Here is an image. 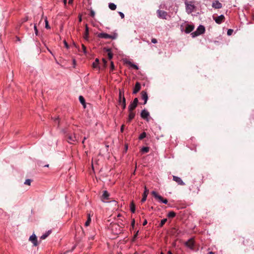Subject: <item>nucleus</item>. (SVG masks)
Wrapping results in <instances>:
<instances>
[{
	"instance_id": "30",
	"label": "nucleus",
	"mask_w": 254,
	"mask_h": 254,
	"mask_svg": "<svg viewBox=\"0 0 254 254\" xmlns=\"http://www.w3.org/2000/svg\"><path fill=\"white\" fill-rule=\"evenodd\" d=\"M88 29L87 25H86L85 35V37H84V38L86 40H87V38H88Z\"/></svg>"
},
{
	"instance_id": "26",
	"label": "nucleus",
	"mask_w": 254,
	"mask_h": 254,
	"mask_svg": "<svg viewBox=\"0 0 254 254\" xmlns=\"http://www.w3.org/2000/svg\"><path fill=\"white\" fill-rule=\"evenodd\" d=\"M91 219L90 214H88V219L86 222L85 223V226H88L89 225L90 223H91Z\"/></svg>"
},
{
	"instance_id": "23",
	"label": "nucleus",
	"mask_w": 254,
	"mask_h": 254,
	"mask_svg": "<svg viewBox=\"0 0 254 254\" xmlns=\"http://www.w3.org/2000/svg\"><path fill=\"white\" fill-rule=\"evenodd\" d=\"M109 7L110 9L114 10H115L117 8V6L114 3H110L109 4Z\"/></svg>"
},
{
	"instance_id": "62",
	"label": "nucleus",
	"mask_w": 254,
	"mask_h": 254,
	"mask_svg": "<svg viewBox=\"0 0 254 254\" xmlns=\"http://www.w3.org/2000/svg\"><path fill=\"white\" fill-rule=\"evenodd\" d=\"M161 254H163V253H161Z\"/></svg>"
},
{
	"instance_id": "56",
	"label": "nucleus",
	"mask_w": 254,
	"mask_h": 254,
	"mask_svg": "<svg viewBox=\"0 0 254 254\" xmlns=\"http://www.w3.org/2000/svg\"><path fill=\"white\" fill-rule=\"evenodd\" d=\"M85 139H86V138H85V137H84V140H83L82 143H83V142H84V140H85Z\"/></svg>"
},
{
	"instance_id": "29",
	"label": "nucleus",
	"mask_w": 254,
	"mask_h": 254,
	"mask_svg": "<svg viewBox=\"0 0 254 254\" xmlns=\"http://www.w3.org/2000/svg\"><path fill=\"white\" fill-rule=\"evenodd\" d=\"M107 51L108 52V58L110 60H111L113 57V55L111 52V50L110 49H107Z\"/></svg>"
},
{
	"instance_id": "18",
	"label": "nucleus",
	"mask_w": 254,
	"mask_h": 254,
	"mask_svg": "<svg viewBox=\"0 0 254 254\" xmlns=\"http://www.w3.org/2000/svg\"><path fill=\"white\" fill-rule=\"evenodd\" d=\"M98 37L101 38L109 39L110 35L105 33H101L98 34Z\"/></svg>"
},
{
	"instance_id": "19",
	"label": "nucleus",
	"mask_w": 254,
	"mask_h": 254,
	"mask_svg": "<svg viewBox=\"0 0 254 254\" xmlns=\"http://www.w3.org/2000/svg\"><path fill=\"white\" fill-rule=\"evenodd\" d=\"M135 114L132 112V111H129V114L128 116V118L127 119V122H130L132 119H133L134 118Z\"/></svg>"
},
{
	"instance_id": "53",
	"label": "nucleus",
	"mask_w": 254,
	"mask_h": 254,
	"mask_svg": "<svg viewBox=\"0 0 254 254\" xmlns=\"http://www.w3.org/2000/svg\"><path fill=\"white\" fill-rule=\"evenodd\" d=\"M90 239H91V240L94 239V236H91V237H90Z\"/></svg>"
},
{
	"instance_id": "61",
	"label": "nucleus",
	"mask_w": 254,
	"mask_h": 254,
	"mask_svg": "<svg viewBox=\"0 0 254 254\" xmlns=\"http://www.w3.org/2000/svg\"><path fill=\"white\" fill-rule=\"evenodd\" d=\"M49 51H50V53L52 54V52H51L50 50Z\"/></svg>"
},
{
	"instance_id": "7",
	"label": "nucleus",
	"mask_w": 254,
	"mask_h": 254,
	"mask_svg": "<svg viewBox=\"0 0 254 254\" xmlns=\"http://www.w3.org/2000/svg\"><path fill=\"white\" fill-rule=\"evenodd\" d=\"M225 19V17L223 14H221L217 17H213V19L215 20L216 23L221 24Z\"/></svg>"
},
{
	"instance_id": "45",
	"label": "nucleus",
	"mask_w": 254,
	"mask_h": 254,
	"mask_svg": "<svg viewBox=\"0 0 254 254\" xmlns=\"http://www.w3.org/2000/svg\"><path fill=\"white\" fill-rule=\"evenodd\" d=\"M119 103L123 106V100L119 98Z\"/></svg>"
},
{
	"instance_id": "16",
	"label": "nucleus",
	"mask_w": 254,
	"mask_h": 254,
	"mask_svg": "<svg viewBox=\"0 0 254 254\" xmlns=\"http://www.w3.org/2000/svg\"><path fill=\"white\" fill-rule=\"evenodd\" d=\"M141 96L142 99L144 101V104H145L147 103L148 100V95L147 93L145 91H142Z\"/></svg>"
},
{
	"instance_id": "24",
	"label": "nucleus",
	"mask_w": 254,
	"mask_h": 254,
	"mask_svg": "<svg viewBox=\"0 0 254 254\" xmlns=\"http://www.w3.org/2000/svg\"><path fill=\"white\" fill-rule=\"evenodd\" d=\"M127 64H128L130 66L132 67L133 68L136 69H138V67L137 66V65L132 63L130 61H127Z\"/></svg>"
},
{
	"instance_id": "14",
	"label": "nucleus",
	"mask_w": 254,
	"mask_h": 254,
	"mask_svg": "<svg viewBox=\"0 0 254 254\" xmlns=\"http://www.w3.org/2000/svg\"><path fill=\"white\" fill-rule=\"evenodd\" d=\"M186 245L189 248L193 249L194 246V242L192 239H190L186 243Z\"/></svg>"
},
{
	"instance_id": "27",
	"label": "nucleus",
	"mask_w": 254,
	"mask_h": 254,
	"mask_svg": "<svg viewBox=\"0 0 254 254\" xmlns=\"http://www.w3.org/2000/svg\"><path fill=\"white\" fill-rule=\"evenodd\" d=\"M109 196V193L107 191H104L103 194V197L105 199H108V197Z\"/></svg>"
},
{
	"instance_id": "12",
	"label": "nucleus",
	"mask_w": 254,
	"mask_h": 254,
	"mask_svg": "<svg viewBox=\"0 0 254 254\" xmlns=\"http://www.w3.org/2000/svg\"><path fill=\"white\" fill-rule=\"evenodd\" d=\"M194 26L191 24H187L186 26L185 33H189L194 29Z\"/></svg>"
},
{
	"instance_id": "6",
	"label": "nucleus",
	"mask_w": 254,
	"mask_h": 254,
	"mask_svg": "<svg viewBox=\"0 0 254 254\" xmlns=\"http://www.w3.org/2000/svg\"><path fill=\"white\" fill-rule=\"evenodd\" d=\"M158 16L162 19H167V13L166 11L161 10H158L157 11Z\"/></svg>"
},
{
	"instance_id": "37",
	"label": "nucleus",
	"mask_w": 254,
	"mask_h": 254,
	"mask_svg": "<svg viewBox=\"0 0 254 254\" xmlns=\"http://www.w3.org/2000/svg\"><path fill=\"white\" fill-rule=\"evenodd\" d=\"M115 68V66L113 62H111V71H113Z\"/></svg>"
},
{
	"instance_id": "59",
	"label": "nucleus",
	"mask_w": 254,
	"mask_h": 254,
	"mask_svg": "<svg viewBox=\"0 0 254 254\" xmlns=\"http://www.w3.org/2000/svg\"><path fill=\"white\" fill-rule=\"evenodd\" d=\"M103 61L104 62H105V63L106 62V61H105V60L104 59H103Z\"/></svg>"
},
{
	"instance_id": "58",
	"label": "nucleus",
	"mask_w": 254,
	"mask_h": 254,
	"mask_svg": "<svg viewBox=\"0 0 254 254\" xmlns=\"http://www.w3.org/2000/svg\"><path fill=\"white\" fill-rule=\"evenodd\" d=\"M209 254H213V253L212 252H210Z\"/></svg>"
},
{
	"instance_id": "28",
	"label": "nucleus",
	"mask_w": 254,
	"mask_h": 254,
	"mask_svg": "<svg viewBox=\"0 0 254 254\" xmlns=\"http://www.w3.org/2000/svg\"><path fill=\"white\" fill-rule=\"evenodd\" d=\"M176 213L173 211H170L168 214V216L170 218H173L175 216Z\"/></svg>"
},
{
	"instance_id": "15",
	"label": "nucleus",
	"mask_w": 254,
	"mask_h": 254,
	"mask_svg": "<svg viewBox=\"0 0 254 254\" xmlns=\"http://www.w3.org/2000/svg\"><path fill=\"white\" fill-rule=\"evenodd\" d=\"M148 190L147 189V188L146 187H145L144 191V192H143V196H142V199H141V201L142 202H143L146 201V198H147V195H148Z\"/></svg>"
},
{
	"instance_id": "39",
	"label": "nucleus",
	"mask_w": 254,
	"mask_h": 254,
	"mask_svg": "<svg viewBox=\"0 0 254 254\" xmlns=\"http://www.w3.org/2000/svg\"><path fill=\"white\" fill-rule=\"evenodd\" d=\"M233 30L232 29H228L227 31V34L228 35H231L232 33H233Z\"/></svg>"
},
{
	"instance_id": "51",
	"label": "nucleus",
	"mask_w": 254,
	"mask_h": 254,
	"mask_svg": "<svg viewBox=\"0 0 254 254\" xmlns=\"http://www.w3.org/2000/svg\"><path fill=\"white\" fill-rule=\"evenodd\" d=\"M64 5H65L66 3V0H64Z\"/></svg>"
},
{
	"instance_id": "54",
	"label": "nucleus",
	"mask_w": 254,
	"mask_h": 254,
	"mask_svg": "<svg viewBox=\"0 0 254 254\" xmlns=\"http://www.w3.org/2000/svg\"><path fill=\"white\" fill-rule=\"evenodd\" d=\"M81 20H82V19H81V17L80 16V17H79V21L80 22H81Z\"/></svg>"
},
{
	"instance_id": "11",
	"label": "nucleus",
	"mask_w": 254,
	"mask_h": 254,
	"mask_svg": "<svg viewBox=\"0 0 254 254\" xmlns=\"http://www.w3.org/2000/svg\"><path fill=\"white\" fill-rule=\"evenodd\" d=\"M173 180L177 182L179 185L184 186L185 185V183L182 181L181 178L177 176H173Z\"/></svg>"
},
{
	"instance_id": "5",
	"label": "nucleus",
	"mask_w": 254,
	"mask_h": 254,
	"mask_svg": "<svg viewBox=\"0 0 254 254\" xmlns=\"http://www.w3.org/2000/svg\"><path fill=\"white\" fill-rule=\"evenodd\" d=\"M138 103V99L137 98H135L133 102H132L129 106H128V110L129 111H132L137 106Z\"/></svg>"
},
{
	"instance_id": "50",
	"label": "nucleus",
	"mask_w": 254,
	"mask_h": 254,
	"mask_svg": "<svg viewBox=\"0 0 254 254\" xmlns=\"http://www.w3.org/2000/svg\"><path fill=\"white\" fill-rule=\"evenodd\" d=\"M72 1H73V0H68V3H72Z\"/></svg>"
},
{
	"instance_id": "55",
	"label": "nucleus",
	"mask_w": 254,
	"mask_h": 254,
	"mask_svg": "<svg viewBox=\"0 0 254 254\" xmlns=\"http://www.w3.org/2000/svg\"><path fill=\"white\" fill-rule=\"evenodd\" d=\"M168 254H172V253H171V251H169V252H168Z\"/></svg>"
},
{
	"instance_id": "3",
	"label": "nucleus",
	"mask_w": 254,
	"mask_h": 254,
	"mask_svg": "<svg viewBox=\"0 0 254 254\" xmlns=\"http://www.w3.org/2000/svg\"><path fill=\"white\" fill-rule=\"evenodd\" d=\"M151 193L155 198L158 200L160 202H162L164 204H167L168 203V200L167 199L163 198V197L159 195L155 191H152Z\"/></svg>"
},
{
	"instance_id": "1",
	"label": "nucleus",
	"mask_w": 254,
	"mask_h": 254,
	"mask_svg": "<svg viewBox=\"0 0 254 254\" xmlns=\"http://www.w3.org/2000/svg\"><path fill=\"white\" fill-rule=\"evenodd\" d=\"M205 32V27L203 25H199L196 30L191 33L192 37L194 38L197 37Z\"/></svg>"
},
{
	"instance_id": "43",
	"label": "nucleus",
	"mask_w": 254,
	"mask_h": 254,
	"mask_svg": "<svg viewBox=\"0 0 254 254\" xmlns=\"http://www.w3.org/2000/svg\"><path fill=\"white\" fill-rule=\"evenodd\" d=\"M151 42L153 44H156L157 43V41L156 39L153 38L151 39Z\"/></svg>"
},
{
	"instance_id": "25",
	"label": "nucleus",
	"mask_w": 254,
	"mask_h": 254,
	"mask_svg": "<svg viewBox=\"0 0 254 254\" xmlns=\"http://www.w3.org/2000/svg\"><path fill=\"white\" fill-rule=\"evenodd\" d=\"M130 211H131L132 213H134L135 212V204L133 203V202H132L130 203Z\"/></svg>"
},
{
	"instance_id": "20",
	"label": "nucleus",
	"mask_w": 254,
	"mask_h": 254,
	"mask_svg": "<svg viewBox=\"0 0 254 254\" xmlns=\"http://www.w3.org/2000/svg\"><path fill=\"white\" fill-rule=\"evenodd\" d=\"M51 233V230H49L41 236V239H45Z\"/></svg>"
},
{
	"instance_id": "17",
	"label": "nucleus",
	"mask_w": 254,
	"mask_h": 254,
	"mask_svg": "<svg viewBox=\"0 0 254 254\" xmlns=\"http://www.w3.org/2000/svg\"><path fill=\"white\" fill-rule=\"evenodd\" d=\"M212 7L215 8H220L222 7V4L218 1L216 0L213 2Z\"/></svg>"
},
{
	"instance_id": "4",
	"label": "nucleus",
	"mask_w": 254,
	"mask_h": 254,
	"mask_svg": "<svg viewBox=\"0 0 254 254\" xmlns=\"http://www.w3.org/2000/svg\"><path fill=\"white\" fill-rule=\"evenodd\" d=\"M119 98L122 99L123 100V109H125L126 107V99L124 96V90L121 89L119 91Z\"/></svg>"
},
{
	"instance_id": "10",
	"label": "nucleus",
	"mask_w": 254,
	"mask_h": 254,
	"mask_svg": "<svg viewBox=\"0 0 254 254\" xmlns=\"http://www.w3.org/2000/svg\"><path fill=\"white\" fill-rule=\"evenodd\" d=\"M29 241L33 243L34 246H37L38 245L37 237L35 234H33L30 237Z\"/></svg>"
},
{
	"instance_id": "52",
	"label": "nucleus",
	"mask_w": 254,
	"mask_h": 254,
	"mask_svg": "<svg viewBox=\"0 0 254 254\" xmlns=\"http://www.w3.org/2000/svg\"><path fill=\"white\" fill-rule=\"evenodd\" d=\"M134 223H135V221H134V220H133V221H132V225H133L134 224Z\"/></svg>"
},
{
	"instance_id": "57",
	"label": "nucleus",
	"mask_w": 254,
	"mask_h": 254,
	"mask_svg": "<svg viewBox=\"0 0 254 254\" xmlns=\"http://www.w3.org/2000/svg\"><path fill=\"white\" fill-rule=\"evenodd\" d=\"M85 139H86V138H85V137H84V140H83L82 143H83V142H84V140H85Z\"/></svg>"
},
{
	"instance_id": "8",
	"label": "nucleus",
	"mask_w": 254,
	"mask_h": 254,
	"mask_svg": "<svg viewBox=\"0 0 254 254\" xmlns=\"http://www.w3.org/2000/svg\"><path fill=\"white\" fill-rule=\"evenodd\" d=\"M77 139L75 134L69 135L67 138V141L70 144H73L77 141Z\"/></svg>"
},
{
	"instance_id": "35",
	"label": "nucleus",
	"mask_w": 254,
	"mask_h": 254,
	"mask_svg": "<svg viewBox=\"0 0 254 254\" xmlns=\"http://www.w3.org/2000/svg\"><path fill=\"white\" fill-rule=\"evenodd\" d=\"M45 27L46 28H47V29L50 28L49 25L48 24V20H47V18H46L45 19Z\"/></svg>"
},
{
	"instance_id": "32",
	"label": "nucleus",
	"mask_w": 254,
	"mask_h": 254,
	"mask_svg": "<svg viewBox=\"0 0 254 254\" xmlns=\"http://www.w3.org/2000/svg\"><path fill=\"white\" fill-rule=\"evenodd\" d=\"M142 151L144 153H147L149 151V147H143L142 149Z\"/></svg>"
},
{
	"instance_id": "2",
	"label": "nucleus",
	"mask_w": 254,
	"mask_h": 254,
	"mask_svg": "<svg viewBox=\"0 0 254 254\" xmlns=\"http://www.w3.org/2000/svg\"><path fill=\"white\" fill-rule=\"evenodd\" d=\"M186 12L188 13H191L194 10L195 6L192 1H185Z\"/></svg>"
},
{
	"instance_id": "42",
	"label": "nucleus",
	"mask_w": 254,
	"mask_h": 254,
	"mask_svg": "<svg viewBox=\"0 0 254 254\" xmlns=\"http://www.w3.org/2000/svg\"><path fill=\"white\" fill-rule=\"evenodd\" d=\"M119 15H120V16L122 18H124L125 15H124V14L122 12L119 11Z\"/></svg>"
},
{
	"instance_id": "44",
	"label": "nucleus",
	"mask_w": 254,
	"mask_h": 254,
	"mask_svg": "<svg viewBox=\"0 0 254 254\" xmlns=\"http://www.w3.org/2000/svg\"><path fill=\"white\" fill-rule=\"evenodd\" d=\"M82 49H83V51L84 53L86 54V47L83 45H82Z\"/></svg>"
},
{
	"instance_id": "33",
	"label": "nucleus",
	"mask_w": 254,
	"mask_h": 254,
	"mask_svg": "<svg viewBox=\"0 0 254 254\" xmlns=\"http://www.w3.org/2000/svg\"><path fill=\"white\" fill-rule=\"evenodd\" d=\"M167 220V219L166 218H164V219H162L161 221V222L160 224V227H162L163 226V225L166 222Z\"/></svg>"
},
{
	"instance_id": "13",
	"label": "nucleus",
	"mask_w": 254,
	"mask_h": 254,
	"mask_svg": "<svg viewBox=\"0 0 254 254\" xmlns=\"http://www.w3.org/2000/svg\"><path fill=\"white\" fill-rule=\"evenodd\" d=\"M140 84L139 82H136L133 90V94L137 93L140 90Z\"/></svg>"
},
{
	"instance_id": "31",
	"label": "nucleus",
	"mask_w": 254,
	"mask_h": 254,
	"mask_svg": "<svg viewBox=\"0 0 254 254\" xmlns=\"http://www.w3.org/2000/svg\"><path fill=\"white\" fill-rule=\"evenodd\" d=\"M146 137V133L143 132H142L139 136V139H143L144 138H145Z\"/></svg>"
},
{
	"instance_id": "49",
	"label": "nucleus",
	"mask_w": 254,
	"mask_h": 254,
	"mask_svg": "<svg viewBox=\"0 0 254 254\" xmlns=\"http://www.w3.org/2000/svg\"><path fill=\"white\" fill-rule=\"evenodd\" d=\"M147 222L146 220H145L144 221L143 223V225L144 226L147 224Z\"/></svg>"
},
{
	"instance_id": "21",
	"label": "nucleus",
	"mask_w": 254,
	"mask_h": 254,
	"mask_svg": "<svg viewBox=\"0 0 254 254\" xmlns=\"http://www.w3.org/2000/svg\"><path fill=\"white\" fill-rule=\"evenodd\" d=\"M99 62V59H96L95 62L93 63V68H99V65H98Z\"/></svg>"
},
{
	"instance_id": "60",
	"label": "nucleus",
	"mask_w": 254,
	"mask_h": 254,
	"mask_svg": "<svg viewBox=\"0 0 254 254\" xmlns=\"http://www.w3.org/2000/svg\"><path fill=\"white\" fill-rule=\"evenodd\" d=\"M48 166H49L48 165H45V167H48Z\"/></svg>"
},
{
	"instance_id": "48",
	"label": "nucleus",
	"mask_w": 254,
	"mask_h": 254,
	"mask_svg": "<svg viewBox=\"0 0 254 254\" xmlns=\"http://www.w3.org/2000/svg\"><path fill=\"white\" fill-rule=\"evenodd\" d=\"M118 225H117V224H113V225H112V228H114V227L116 228V227H118Z\"/></svg>"
},
{
	"instance_id": "46",
	"label": "nucleus",
	"mask_w": 254,
	"mask_h": 254,
	"mask_svg": "<svg viewBox=\"0 0 254 254\" xmlns=\"http://www.w3.org/2000/svg\"><path fill=\"white\" fill-rule=\"evenodd\" d=\"M64 44L65 47L67 49H68V48H69L68 45V44H67V42H66L65 41H64Z\"/></svg>"
},
{
	"instance_id": "34",
	"label": "nucleus",
	"mask_w": 254,
	"mask_h": 254,
	"mask_svg": "<svg viewBox=\"0 0 254 254\" xmlns=\"http://www.w3.org/2000/svg\"><path fill=\"white\" fill-rule=\"evenodd\" d=\"M31 183V180L30 179H27L24 182V184L27 185H30Z\"/></svg>"
},
{
	"instance_id": "47",
	"label": "nucleus",
	"mask_w": 254,
	"mask_h": 254,
	"mask_svg": "<svg viewBox=\"0 0 254 254\" xmlns=\"http://www.w3.org/2000/svg\"><path fill=\"white\" fill-rule=\"evenodd\" d=\"M124 125H122L121 127V131L122 132H123L124 131Z\"/></svg>"
},
{
	"instance_id": "41",
	"label": "nucleus",
	"mask_w": 254,
	"mask_h": 254,
	"mask_svg": "<svg viewBox=\"0 0 254 254\" xmlns=\"http://www.w3.org/2000/svg\"><path fill=\"white\" fill-rule=\"evenodd\" d=\"M34 31H35V33L36 35H38V29L37 28V27L36 26V24L34 25Z\"/></svg>"
},
{
	"instance_id": "38",
	"label": "nucleus",
	"mask_w": 254,
	"mask_h": 254,
	"mask_svg": "<svg viewBox=\"0 0 254 254\" xmlns=\"http://www.w3.org/2000/svg\"><path fill=\"white\" fill-rule=\"evenodd\" d=\"M54 122H55V123L56 124H57L58 126H59V118H56L55 119H54Z\"/></svg>"
},
{
	"instance_id": "9",
	"label": "nucleus",
	"mask_w": 254,
	"mask_h": 254,
	"mask_svg": "<svg viewBox=\"0 0 254 254\" xmlns=\"http://www.w3.org/2000/svg\"><path fill=\"white\" fill-rule=\"evenodd\" d=\"M142 118L146 119L147 121H149L148 117L149 116V113L146 110H143L140 114Z\"/></svg>"
},
{
	"instance_id": "40",
	"label": "nucleus",
	"mask_w": 254,
	"mask_h": 254,
	"mask_svg": "<svg viewBox=\"0 0 254 254\" xmlns=\"http://www.w3.org/2000/svg\"><path fill=\"white\" fill-rule=\"evenodd\" d=\"M95 15V13L94 12V11L92 9H91L90 10V15L92 16V17H94Z\"/></svg>"
},
{
	"instance_id": "36",
	"label": "nucleus",
	"mask_w": 254,
	"mask_h": 254,
	"mask_svg": "<svg viewBox=\"0 0 254 254\" xmlns=\"http://www.w3.org/2000/svg\"><path fill=\"white\" fill-rule=\"evenodd\" d=\"M117 35L116 34H114L113 35H110V37H109V39H115L117 38Z\"/></svg>"
},
{
	"instance_id": "22",
	"label": "nucleus",
	"mask_w": 254,
	"mask_h": 254,
	"mask_svg": "<svg viewBox=\"0 0 254 254\" xmlns=\"http://www.w3.org/2000/svg\"><path fill=\"white\" fill-rule=\"evenodd\" d=\"M79 100L80 103L83 105L84 108H85V102L84 97L82 96H80L79 97Z\"/></svg>"
}]
</instances>
